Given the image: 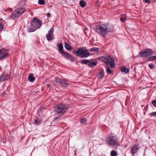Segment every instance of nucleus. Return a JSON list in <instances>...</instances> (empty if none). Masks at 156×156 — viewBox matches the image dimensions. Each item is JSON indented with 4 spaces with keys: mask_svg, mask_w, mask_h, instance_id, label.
<instances>
[{
    "mask_svg": "<svg viewBox=\"0 0 156 156\" xmlns=\"http://www.w3.org/2000/svg\"><path fill=\"white\" fill-rule=\"evenodd\" d=\"M99 59L104 62L108 66L106 69L107 73L109 74L112 73L113 71L110 70L109 67L111 66V68H113L115 67L114 59L111 56H108V58L105 57H100L99 58Z\"/></svg>",
    "mask_w": 156,
    "mask_h": 156,
    "instance_id": "nucleus-1",
    "label": "nucleus"
},
{
    "mask_svg": "<svg viewBox=\"0 0 156 156\" xmlns=\"http://www.w3.org/2000/svg\"><path fill=\"white\" fill-rule=\"evenodd\" d=\"M96 32L98 34H101L104 37H105L108 32L111 31V29L108 26V24H104L102 26H99L96 28Z\"/></svg>",
    "mask_w": 156,
    "mask_h": 156,
    "instance_id": "nucleus-2",
    "label": "nucleus"
},
{
    "mask_svg": "<svg viewBox=\"0 0 156 156\" xmlns=\"http://www.w3.org/2000/svg\"><path fill=\"white\" fill-rule=\"evenodd\" d=\"M31 26L28 27V32H32L39 28L41 25V23L39 19L34 18L30 23Z\"/></svg>",
    "mask_w": 156,
    "mask_h": 156,
    "instance_id": "nucleus-3",
    "label": "nucleus"
},
{
    "mask_svg": "<svg viewBox=\"0 0 156 156\" xmlns=\"http://www.w3.org/2000/svg\"><path fill=\"white\" fill-rule=\"evenodd\" d=\"M75 53L76 56L82 58H86L90 55L88 51L85 47L79 48Z\"/></svg>",
    "mask_w": 156,
    "mask_h": 156,
    "instance_id": "nucleus-4",
    "label": "nucleus"
},
{
    "mask_svg": "<svg viewBox=\"0 0 156 156\" xmlns=\"http://www.w3.org/2000/svg\"><path fill=\"white\" fill-rule=\"evenodd\" d=\"M67 105L63 104L57 105L54 107V110L57 113H63L65 112L68 108Z\"/></svg>",
    "mask_w": 156,
    "mask_h": 156,
    "instance_id": "nucleus-5",
    "label": "nucleus"
},
{
    "mask_svg": "<svg viewBox=\"0 0 156 156\" xmlns=\"http://www.w3.org/2000/svg\"><path fill=\"white\" fill-rule=\"evenodd\" d=\"M153 51L151 49L147 48L145 49L144 51L140 52V55L141 57L147 58L150 57L154 54Z\"/></svg>",
    "mask_w": 156,
    "mask_h": 156,
    "instance_id": "nucleus-6",
    "label": "nucleus"
},
{
    "mask_svg": "<svg viewBox=\"0 0 156 156\" xmlns=\"http://www.w3.org/2000/svg\"><path fill=\"white\" fill-rule=\"evenodd\" d=\"M107 142L110 145L113 146L116 143V137L112 134L109 135L107 138Z\"/></svg>",
    "mask_w": 156,
    "mask_h": 156,
    "instance_id": "nucleus-7",
    "label": "nucleus"
},
{
    "mask_svg": "<svg viewBox=\"0 0 156 156\" xmlns=\"http://www.w3.org/2000/svg\"><path fill=\"white\" fill-rule=\"evenodd\" d=\"M9 51V49L6 48L0 50V60L4 59L8 56L9 54L7 52Z\"/></svg>",
    "mask_w": 156,
    "mask_h": 156,
    "instance_id": "nucleus-8",
    "label": "nucleus"
},
{
    "mask_svg": "<svg viewBox=\"0 0 156 156\" xmlns=\"http://www.w3.org/2000/svg\"><path fill=\"white\" fill-rule=\"evenodd\" d=\"M10 76V73L6 72L3 73L0 76V81L3 82L8 80Z\"/></svg>",
    "mask_w": 156,
    "mask_h": 156,
    "instance_id": "nucleus-9",
    "label": "nucleus"
},
{
    "mask_svg": "<svg viewBox=\"0 0 156 156\" xmlns=\"http://www.w3.org/2000/svg\"><path fill=\"white\" fill-rule=\"evenodd\" d=\"M62 54L64 58L68 60L72 61H73L74 60V57L72 55L66 52H64Z\"/></svg>",
    "mask_w": 156,
    "mask_h": 156,
    "instance_id": "nucleus-10",
    "label": "nucleus"
},
{
    "mask_svg": "<svg viewBox=\"0 0 156 156\" xmlns=\"http://www.w3.org/2000/svg\"><path fill=\"white\" fill-rule=\"evenodd\" d=\"M139 144H136L133 145L131 148V153L133 154L132 156H134L139 149Z\"/></svg>",
    "mask_w": 156,
    "mask_h": 156,
    "instance_id": "nucleus-11",
    "label": "nucleus"
},
{
    "mask_svg": "<svg viewBox=\"0 0 156 156\" xmlns=\"http://www.w3.org/2000/svg\"><path fill=\"white\" fill-rule=\"evenodd\" d=\"M20 16H21L20 14H19L18 12H17L15 10L14 12L12 14L10 17L12 19L15 20L18 19Z\"/></svg>",
    "mask_w": 156,
    "mask_h": 156,
    "instance_id": "nucleus-12",
    "label": "nucleus"
},
{
    "mask_svg": "<svg viewBox=\"0 0 156 156\" xmlns=\"http://www.w3.org/2000/svg\"><path fill=\"white\" fill-rule=\"evenodd\" d=\"M15 10L17 12H18L19 14H20V16H21L25 12V9L24 8H20L16 9Z\"/></svg>",
    "mask_w": 156,
    "mask_h": 156,
    "instance_id": "nucleus-13",
    "label": "nucleus"
},
{
    "mask_svg": "<svg viewBox=\"0 0 156 156\" xmlns=\"http://www.w3.org/2000/svg\"><path fill=\"white\" fill-rule=\"evenodd\" d=\"M120 70L122 72H124L125 73H127L129 72V69L125 66L121 67Z\"/></svg>",
    "mask_w": 156,
    "mask_h": 156,
    "instance_id": "nucleus-14",
    "label": "nucleus"
},
{
    "mask_svg": "<svg viewBox=\"0 0 156 156\" xmlns=\"http://www.w3.org/2000/svg\"><path fill=\"white\" fill-rule=\"evenodd\" d=\"M52 34H50V33H48L46 36V37L47 40L50 41L51 40H52L54 38L52 36Z\"/></svg>",
    "mask_w": 156,
    "mask_h": 156,
    "instance_id": "nucleus-15",
    "label": "nucleus"
},
{
    "mask_svg": "<svg viewBox=\"0 0 156 156\" xmlns=\"http://www.w3.org/2000/svg\"><path fill=\"white\" fill-rule=\"evenodd\" d=\"M88 65V66L90 67H93L97 65V61H95L94 62H93L92 61H90Z\"/></svg>",
    "mask_w": 156,
    "mask_h": 156,
    "instance_id": "nucleus-16",
    "label": "nucleus"
},
{
    "mask_svg": "<svg viewBox=\"0 0 156 156\" xmlns=\"http://www.w3.org/2000/svg\"><path fill=\"white\" fill-rule=\"evenodd\" d=\"M28 79L30 82H33L34 81L35 78L33 74L31 73L29 75Z\"/></svg>",
    "mask_w": 156,
    "mask_h": 156,
    "instance_id": "nucleus-17",
    "label": "nucleus"
},
{
    "mask_svg": "<svg viewBox=\"0 0 156 156\" xmlns=\"http://www.w3.org/2000/svg\"><path fill=\"white\" fill-rule=\"evenodd\" d=\"M59 48V51L60 52L61 54L62 53L64 52L63 50V46L62 44V43H60L59 44V45L58 46Z\"/></svg>",
    "mask_w": 156,
    "mask_h": 156,
    "instance_id": "nucleus-18",
    "label": "nucleus"
},
{
    "mask_svg": "<svg viewBox=\"0 0 156 156\" xmlns=\"http://www.w3.org/2000/svg\"><path fill=\"white\" fill-rule=\"evenodd\" d=\"M126 20V16L125 14H121L120 17V20L122 22H124Z\"/></svg>",
    "mask_w": 156,
    "mask_h": 156,
    "instance_id": "nucleus-19",
    "label": "nucleus"
},
{
    "mask_svg": "<svg viewBox=\"0 0 156 156\" xmlns=\"http://www.w3.org/2000/svg\"><path fill=\"white\" fill-rule=\"evenodd\" d=\"M98 77L100 79H102L104 77V72L103 70L101 71L98 74Z\"/></svg>",
    "mask_w": 156,
    "mask_h": 156,
    "instance_id": "nucleus-20",
    "label": "nucleus"
},
{
    "mask_svg": "<svg viewBox=\"0 0 156 156\" xmlns=\"http://www.w3.org/2000/svg\"><path fill=\"white\" fill-rule=\"evenodd\" d=\"M65 47L68 50H70L72 49L70 46L67 42L65 43Z\"/></svg>",
    "mask_w": 156,
    "mask_h": 156,
    "instance_id": "nucleus-21",
    "label": "nucleus"
},
{
    "mask_svg": "<svg viewBox=\"0 0 156 156\" xmlns=\"http://www.w3.org/2000/svg\"><path fill=\"white\" fill-rule=\"evenodd\" d=\"M80 5L83 8L86 6V3L83 0H82L80 2Z\"/></svg>",
    "mask_w": 156,
    "mask_h": 156,
    "instance_id": "nucleus-22",
    "label": "nucleus"
},
{
    "mask_svg": "<svg viewBox=\"0 0 156 156\" xmlns=\"http://www.w3.org/2000/svg\"><path fill=\"white\" fill-rule=\"evenodd\" d=\"M147 60L149 61H152L156 60V55L150 56L148 58Z\"/></svg>",
    "mask_w": 156,
    "mask_h": 156,
    "instance_id": "nucleus-23",
    "label": "nucleus"
},
{
    "mask_svg": "<svg viewBox=\"0 0 156 156\" xmlns=\"http://www.w3.org/2000/svg\"><path fill=\"white\" fill-rule=\"evenodd\" d=\"M60 84L62 86L66 87H67L69 85V83L65 81H62Z\"/></svg>",
    "mask_w": 156,
    "mask_h": 156,
    "instance_id": "nucleus-24",
    "label": "nucleus"
},
{
    "mask_svg": "<svg viewBox=\"0 0 156 156\" xmlns=\"http://www.w3.org/2000/svg\"><path fill=\"white\" fill-rule=\"evenodd\" d=\"M90 62V60L86 59H84L82 60L81 63L84 64H87V63H89Z\"/></svg>",
    "mask_w": 156,
    "mask_h": 156,
    "instance_id": "nucleus-25",
    "label": "nucleus"
},
{
    "mask_svg": "<svg viewBox=\"0 0 156 156\" xmlns=\"http://www.w3.org/2000/svg\"><path fill=\"white\" fill-rule=\"evenodd\" d=\"M41 121L39 119H36L34 120V123L36 124V125H38L40 124L41 122Z\"/></svg>",
    "mask_w": 156,
    "mask_h": 156,
    "instance_id": "nucleus-26",
    "label": "nucleus"
},
{
    "mask_svg": "<svg viewBox=\"0 0 156 156\" xmlns=\"http://www.w3.org/2000/svg\"><path fill=\"white\" fill-rule=\"evenodd\" d=\"M90 51H96V52H98L99 51V48L97 47H94L90 48Z\"/></svg>",
    "mask_w": 156,
    "mask_h": 156,
    "instance_id": "nucleus-27",
    "label": "nucleus"
},
{
    "mask_svg": "<svg viewBox=\"0 0 156 156\" xmlns=\"http://www.w3.org/2000/svg\"><path fill=\"white\" fill-rule=\"evenodd\" d=\"M55 81L57 83H60V84H61L62 81L61 79L58 77L55 78Z\"/></svg>",
    "mask_w": 156,
    "mask_h": 156,
    "instance_id": "nucleus-28",
    "label": "nucleus"
},
{
    "mask_svg": "<svg viewBox=\"0 0 156 156\" xmlns=\"http://www.w3.org/2000/svg\"><path fill=\"white\" fill-rule=\"evenodd\" d=\"M117 155V153L114 150H112L111 152V156H116Z\"/></svg>",
    "mask_w": 156,
    "mask_h": 156,
    "instance_id": "nucleus-29",
    "label": "nucleus"
},
{
    "mask_svg": "<svg viewBox=\"0 0 156 156\" xmlns=\"http://www.w3.org/2000/svg\"><path fill=\"white\" fill-rule=\"evenodd\" d=\"M38 3L41 5H44L45 3V0H39Z\"/></svg>",
    "mask_w": 156,
    "mask_h": 156,
    "instance_id": "nucleus-30",
    "label": "nucleus"
},
{
    "mask_svg": "<svg viewBox=\"0 0 156 156\" xmlns=\"http://www.w3.org/2000/svg\"><path fill=\"white\" fill-rule=\"evenodd\" d=\"M87 120L86 119L83 118L80 120V122L83 124H85L86 123Z\"/></svg>",
    "mask_w": 156,
    "mask_h": 156,
    "instance_id": "nucleus-31",
    "label": "nucleus"
},
{
    "mask_svg": "<svg viewBox=\"0 0 156 156\" xmlns=\"http://www.w3.org/2000/svg\"><path fill=\"white\" fill-rule=\"evenodd\" d=\"M149 115L150 116L156 117V112L151 113L149 114Z\"/></svg>",
    "mask_w": 156,
    "mask_h": 156,
    "instance_id": "nucleus-32",
    "label": "nucleus"
},
{
    "mask_svg": "<svg viewBox=\"0 0 156 156\" xmlns=\"http://www.w3.org/2000/svg\"><path fill=\"white\" fill-rule=\"evenodd\" d=\"M149 67L151 69H153L155 68V66H154V64L153 63H151L149 66Z\"/></svg>",
    "mask_w": 156,
    "mask_h": 156,
    "instance_id": "nucleus-33",
    "label": "nucleus"
},
{
    "mask_svg": "<svg viewBox=\"0 0 156 156\" xmlns=\"http://www.w3.org/2000/svg\"><path fill=\"white\" fill-rule=\"evenodd\" d=\"M152 104L154 106L156 107V99L153 100L152 101Z\"/></svg>",
    "mask_w": 156,
    "mask_h": 156,
    "instance_id": "nucleus-34",
    "label": "nucleus"
},
{
    "mask_svg": "<svg viewBox=\"0 0 156 156\" xmlns=\"http://www.w3.org/2000/svg\"><path fill=\"white\" fill-rule=\"evenodd\" d=\"M54 31V29L52 28H51L50 30L48 31V33H50V34H53V33Z\"/></svg>",
    "mask_w": 156,
    "mask_h": 156,
    "instance_id": "nucleus-35",
    "label": "nucleus"
},
{
    "mask_svg": "<svg viewBox=\"0 0 156 156\" xmlns=\"http://www.w3.org/2000/svg\"><path fill=\"white\" fill-rule=\"evenodd\" d=\"M3 28V25L0 23V31H2Z\"/></svg>",
    "mask_w": 156,
    "mask_h": 156,
    "instance_id": "nucleus-36",
    "label": "nucleus"
},
{
    "mask_svg": "<svg viewBox=\"0 0 156 156\" xmlns=\"http://www.w3.org/2000/svg\"><path fill=\"white\" fill-rule=\"evenodd\" d=\"M145 2L146 3H150L151 2V0H145Z\"/></svg>",
    "mask_w": 156,
    "mask_h": 156,
    "instance_id": "nucleus-37",
    "label": "nucleus"
},
{
    "mask_svg": "<svg viewBox=\"0 0 156 156\" xmlns=\"http://www.w3.org/2000/svg\"><path fill=\"white\" fill-rule=\"evenodd\" d=\"M47 16L48 17H50L51 16V14L49 12H48L47 14Z\"/></svg>",
    "mask_w": 156,
    "mask_h": 156,
    "instance_id": "nucleus-38",
    "label": "nucleus"
},
{
    "mask_svg": "<svg viewBox=\"0 0 156 156\" xmlns=\"http://www.w3.org/2000/svg\"><path fill=\"white\" fill-rule=\"evenodd\" d=\"M88 30L87 28H86H86H84V32H85V34H86V32H85V30Z\"/></svg>",
    "mask_w": 156,
    "mask_h": 156,
    "instance_id": "nucleus-39",
    "label": "nucleus"
},
{
    "mask_svg": "<svg viewBox=\"0 0 156 156\" xmlns=\"http://www.w3.org/2000/svg\"><path fill=\"white\" fill-rule=\"evenodd\" d=\"M58 119V118L56 117V118H55L54 119V120H56L57 119Z\"/></svg>",
    "mask_w": 156,
    "mask_h": 156,
    "instance_id": "nucleus-40",
    "label": "nucleus"
}]
</instances>
